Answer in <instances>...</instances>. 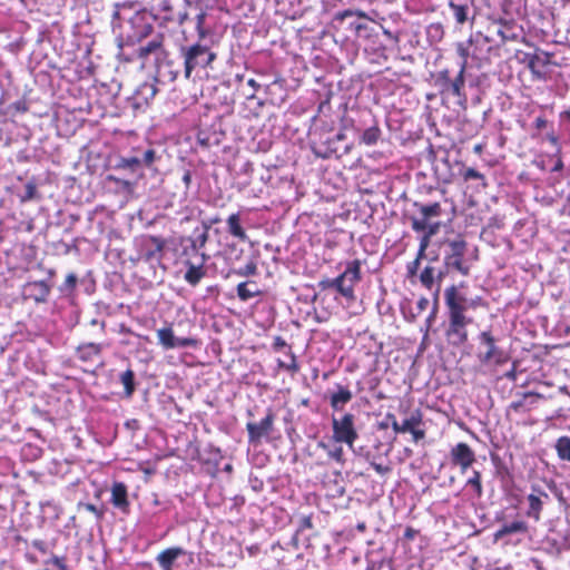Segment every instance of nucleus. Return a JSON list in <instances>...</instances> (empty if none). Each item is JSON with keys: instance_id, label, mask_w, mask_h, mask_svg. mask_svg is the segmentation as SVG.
I'll use <instances>...</instances> for the list:
<instances>
[{"instance_id": "obj_21", "label": "nucleus", "mask_w": 570, "mask_h": 570, "mask_svg": "<svg viewBox=\"0 0 570 570\" xmlns=\"http://www.w3.org/2000/svg\"><path fill=\"white\" fill-rule=\"evenodd\" d=\"M352 397V392L347 387L338 385L337 391L331 395V406L341 410Z\"/></svg>"}, {"instance_id": "obj_14", "label": "nucleus", "mask_w": 570, "mask_h": 570, "mask_svg": "<svg viewBox=\"0 0 570 570\" xmlns=\"http://www.w3.org/2000/svg\"><path fill=\"white\" fill-rule=\"evenodd\" d=\"M529 509L527 515L534 521L540 520L544 501L549 499V494L542 490L533 488L532 493L528 495Z\"/></svg>"}, {"instance_id": "obj_10", "label": "nucleus", "mask_w": 570, "mask_h": 570, "mask_svg": "<svg viewBox=\"0 0 570 570\" xmlns=\"http://www.w3.org/2000/svg\"><path fill=\"white\" fill-rule=\"evenodd\" d=\"M166 242L157 236H147L140 244V257L145 262L159 261Z\"/></svg>"}, {"instance_id": "obj_11", "label": "nucleus", "mask_w": 570, "mask_h": 570, "mask_svg": "<svg viewBox=\"0 0 570 570\" xmlns=\"http://www.w3.org/2000/svg\"><path fill=\"white\" fill-rule=\"evenodd\" d=\"M274 414L269 411L266 416L259 422H248L246 429L248 432V440L250 443H257L259 440L269 434L273 430Z\"/></svg>"}, {"instance_id": "obj_5", "label": "nucleus", "mask_w": 570, "mask_h": 570, "mask_svg": "<svg viewBox=\"0 0 570 570\" xmlns=\"http://www.w3.org/2000/svg\"><path fill=\"white\" fill-rule=\"evenodd\" d=\"M348 277L353 279L357 278V265L356 264H346L345 271L337 276L336 278H325L318 283V286L322 289L335 288L343 297H351L352 291L351 287L344 285V281Z\"/></svg>"}, {"instance_id": "obj_48", "label": "nucleus", "mask_w": 570, "mask_h": 570, "mask_svg": "<svg viewBox=\"0 0 570 570\" xmlns=\"http://www.w3.org/2000/svg\"><path fill=\"white\" fill-rule=\"evenodd\" d=\"M205 19H206V12H204V11L198 13L196 17V27L200 35L204 33L203 26H204Z\"/></svg>"}, {"instance_id": "obj_24", "label": "nucleus", "mask_w": 570, "mask_h": 570, "mask_svg": "<svg viewBox=\"0 0 570 570\" xmlns=\"http://www.w3.org/2000/svg\"><path fill=\"white\" fill-rule=\"evenodd\" d=\"M227 225H228V232L236 238H239L240 240H246L247 235L243 227L240 226V218L239 214H232L227 218Z\"/></svg>"}, {"instance_id": "obj_49", "label": "nucleus", "mask_w": 570, "mask_h": 570, "mask_svg": "<svg viewBox=\"0 0 570 570\" xmlns=\"http://www.w3.org/2000/svg\"><path fill=\"white\" fill-rule=\"evenodd\" d=\"M371 466L379 473V474H386L391 471V468L390 466H385V465H382V464H379V463H375V462H372L371 463Z\"/></svg>"}, {"instance_id": "obj_52", "label": "nucleus", "mask_w": 570, "mask_h": 570, "mask_svg": "<svg viewBox=\"0 0 570 570\" xmlns=\"http://www.w3.org/2000/svg\"><path fill=\"white\" fill-rule=\"evenodd\" d=\"M429 304H430V302L426 297H421L416 304L419 313L425 311L428 308Z\"/></svg>"}, {"instance_id": "obj_60", "label": "nucleus", "mask_w": 570, "mask_h": 570, "mask_svg": "<svg viewBox=\"0 0 570 570\" xmlns=\"http://www.w3.org/2000/svg\"><path fill=\"white\" fill-rule=\"evenodd\" d=\"M562 168H563V163H562L561 158H558L556 164H554V166H553V168H552V170L553 171H559Z\"/></svg>"}, {"instance_id": "obj_25", "label": "nucleus", "mask_w": 570, "mask_h": 570, "mask_svg": "<svg viewBox=\"0 0 570 570\" xmlns=\"http://www.w3.org/2000/svg\"><path fill=\"white\" fill-rule=\"evenodd\" d=\"M261 292L253 282H243L237 285V295L242 301H248Z\"/></svg>"}, {"instance_id": "obj_2", "label": "nucleus", "mask_w": 570, "mask_h": 570, "mask_svg": "<svg viewBox=\"0 0 570 570\" xmlns=\"http://www.w3.org/2000/svg\"><path fill=\"white\" fill-rule=\"evenodd\" d=\"M184 58L185 77L188 79L196 68H207L215 59L216 53L207 46L195 43L180 49Z\"/></svg>"}, {"instance_id": "obj_30", "label": "nucleus", "mask_w": 570, "mask_h": 570, "mask_svg": "<svg viewBox=\"0 0 570 570\" xmlns=\"http://www.w3.org/2000/svg\"><path fill=\"white\" fill-rule=\"evenodd\" d=\"M381 136V130L377 126H372L364 130L361 141L367 146L374 145L377 142Z\"/></svg>"}, {"instance_id": "obj_8", "label": "nucleus", "mask_w": 570, "mask_h": 570, "mask_svg": "<svg viewBox=\"0 0 570 570\" xmlns=\"http://www.w3.org/2000/svg\"><path fill=\"white\" fill-rule=\"evenodd\" d=\"M157 337L159 344L165 350H171L176 347H189L197 344V340L191 337H176L171 327H163L157 330Z\"/></svg>"}, {"instance_id": "obj_35", "label": "nucleus", "mask_w": 570, "mask_h": 570, "mask_svg": "<svg viewBox=\"0 0 570 570\" xmlns=\"http://www.w3.org/2000/svg\"><path fill=\"white\" fill-rule=\"evenodd\" d=\"M466 485H471L478 498H481L483 494V489L481 484V473L479 471H473L472 476L466 481Z\"/></svg>"}, {"instance_id": "obj_22", "label": "nucleus", "mask_w": 570, "mask_h": 570, "mask_svg": "<svg viewBox=\"0 0 570 570\" xmlns=\"http://www.w3.org/2000/svg\"><path fill=\"white\" fill-rule=\"evenodd\" d=\"M100 352L101 345L96 343H85L77 348L79 358L85 362L94 361L97 356L100 355Z\"/></svg>"}, {"instance_id": "obj_15", "label": "nucleus", "mask_w": 570, "mask_h": 570, "mask_svg": "<svg viewBox=\"0 0 570 570\" xmlns=\"http://www.w3.org/2000/svg\"><path fill=\"white\" fill-rule=\"evenodd\" d=\"M472 0H450L449 8L451 9L458 24H464L466 21H474V16L470 18V9Z\"/></svg>"}, {"instance_id": "obj_44", "label": "nucleus", "mask_w": 570, "mask_h": 570, "mask_svg": "<svg viewBox=\"0 0 570 570\" xmlns=\"http://www.w3.org/2000/svg\"><path fill=\"white\" fill-rule=\"evenodd\" d=\"M50 563L52 566H55L56 568H58L59 570H68L67 566H66L65 558H62V557H57V556L52 557L50 559Z\"/></svg>"}, {"instance_id": "obj_63", "label": "nucleus", "mask_w": 570, "mask_h": 570, "mask_svg": "<svg viewBox=\"0 0 570 570\" xmlns=\"http://www.w3.org/2000/svg\"><path fill=\"white\" fill-rule=\"evenodd\" d=\"M426 249L419 248L417 256L415 259H419V262L423 258Z\"/></svg>"}, {"instance_id": "obj_28", "label": "nucleus", "mask_w": 570, "mask_h": 570, "mask_svg": "<svg viewBox=\"0 0 570 570\" xmlns=\"http://www.w3.org/2000/svg\"><path fill=\"white\" fill-rule=\"evenodd\" d=\"M141 167V160L138 157H122L117 164V168L127 169L131 173L137 171Z\"/></svg>"}, {"instance_id": "obj_40", "label": "nucleus", "mask_w": 570, "mask_h": 570, "mask_svg": "<svg viewBox=\"0 0 570 570\" xmlns=\"http://www.w3.org/2000/svg\"><path fill=\"white\" fill-rule=\"evenodd\" d=\"M461 175L465 181L471 179H483V175L474 168H464Z\"/></svg>"}, {"instance_id": "obj_58", "label": "nucleus", "mask_w": 570, "mask_h": 570, "mask_svg": "<svg viewBox=\"0 0 570 570\" xmlns=\"http://www.w3.org/2000/svg\"><path fill=\"white\" fill-rule=\"evenodd\" d=\"M207 239H208V227L205 228V232L198 238L199 247L205 246Z\"/></svg>"}, {"instance_id": "obj_20", "label": "nucleus", "mask_w": 570, "mask_h": 570, "mask_svg": "<svg viewBox=\"0 0 570 570\" xmlns=\"http://www.w3.org/2000/svg\"><path fill=\"white\" fill-rule=\"evenodd\" d=\"M421 415L420 413H414L410 417L405 419L401 424L393 417L392 429L396 433H406L412 431L413 428H417L421 424Z\"/></svg>"}, {"instance_id": "obj_1", "label": "nucleus", "mask_w": 570, "mask_h": 570, "mask_svg": "<svg viewBox=\"0 0 570 570\" xmlns=\"http://www.w3.org/2000/svg\"><path fill=\"white\" fill-rule=\"evenodd\" d=\"M444 299L449 309L446 336L454 345H462L468 341L466 326L472 322L464 314V294L452 285L445 289Z\"/></svg>"}, {"instance_id": "obj_4", "label": "nucleus", "mask_w": 570, "mask_h": 570, "mask_svg": "<svg viewBox=\"0 0 570 570\" xmlns=\"http://www.w3.org/2000/svg\"><path fill=\"white\" fill-rule=\"evenodd\" d=\"M479 341L481 344H484L487 346V351L478 355L479 361L481 363H494L495 365H502L505 362H508V353H505L502 348L497 346L495 338L492 336L491 332L484 331L480 333Z\"/></svg>"}, {"instance_id": "obj_43", "label": "nucleus", "mask_w": 570, "mask_h": 570, "mask_svg": "<svg viewBox=\"0 0 570 570\" xmlns=\"http://www.w3.org/2000/svg\"><path fill=\"white\" fill-rule=\"evenodd\" d=\"M155 158H156L155 150L154 149H147L144 153L142 158L140 159L141 160V165L150 166L155 161Z\"/></svg>"}, {"instance_id": "obj_13", "label": "nucleus", "mask_w": 570, "mask_h": 570, "mask_svg": "<svg viewBox=\"0 0 570 570\" xmlns=\"http://www.w3.org/2000/svg\"><path fill=\"white\" fill-rule=\"evenodd\" d=\"M186 553V550L181 547H170L160 551L156 557V561L161 570H173L177 559Z\"/></svg>"}, {"instance_id": "obj_51", "label": "nucleus", "mask_w": 570, "mask_h": 570, "mask_svg": "<svg viewBox=\"0 0 570 570\" xmlns=\"http://www.w3.org/2000/svg\"><path fill=\"white\" fill-rule=\"evenodd\" d=\"M413 435V440L415 442L422 440L425 436V433L423 430H419L417 428H413L412 431H409Z\"/></svg>"}, {"instance_id": "obj_26", "label": "nucleus", "mask_w": 570, "mask_h": 570, "mask_svg": "<svg viewBox=\"0 0 570 570\" xmlns=\"http://www.w3.org/2000/svg\"><path fill=\"white\" fill-rule=\"evenodd\" d=\"M527 531V525L522 521H514L509 524H504L495 534L497 538L511 534V533H518V532H524Z\"/></svg>"}, {"instance_id": "obj_42", "label": "nucleus", "mask_w": 570, "mask_h": 570, "mask_svg": "<svg viewBox=\"0 0 570 570\" xmlns=\"http://www.w3.org/2000/svg\"><path fill=\"white\" fill-rule=\"evenodd\" d=\"M352 16H357V17H360V18H367L366 13H365V12H363V11H360V10H357V11H353V10H344V11H342V12H338V13L336 14V17H335V18H336L337 20L343 21L345 18H347V17H352Z\"/></svg>"}, {"instance_id": "obj_55", "label": "nucleus", "mask_w": 570, "mask_h": 570, "mask_svg": "<svg viewBox=\"0 0 570 570\" xmlns=\"http://www.w3.org/2000/svg\"><path fill=\"white\" fill-rule=\"evenodd\" d=\"M86 510L95 513L97 515V518H101L102 517V512L100 510L97 509L96 505L91 504V503H87L85 505Z\"/></svg>"}, {"instance_id": "obj_56", "label": "nucleus", "mask_w": 570, "mask_h": 570, "mask_svg": "<svg viewBox=\"0 0 570 570\" xmlns=\"http://www.w3.org/2000/svg\"><path fill=\"white\" fill-rule=\"evenodd\" d=\"M505 377L510 381L517 380V366L513 364L512 368L505 373Z\"/></svg>"}, {"instance_id": "obj_33", "label": "nucleus", "mask_w": 570, "mask_h": 570, "mask_svg": "<svg viewBox=\"0 0 570 570\" xmlns=\"http://www.w3.org/2000/svg\"><path fill=\"white\" fill-rule=\"evenodd\" d=\"M39 198L40 196L38 194L36 184L33 181H28L24 186V194L20 196V200L26 203Z\"/></svg>"}, {"instance_id": "obj_19", "label": "nucleus", "mask_w": 570, "mask_h": 570, "mask_svg": "<svg viewBox=\"0 0 570 570\" xmlns=\"http://www.w3.org/2000/svg\"><path fill=\"white\" fill-rule=\"evenodd\" d=\"M111 502L116 508L126 510L128 508L127 488L124 483H115L111 488Z\"/></svg>"}, {"instance_id": "obj_57", "label": "nucleus", "mask_w": 570, "mask_h": 570, "mask_svg": "<svg viewBox=\"0 0 570 570\" xmlns=\"http://www.w3.org/2000/svg\"><path fill=\"white\" fill-rule=\"evenodd\" d=\"M430 235H424L421 240H420V247L419 248H422V249H426L429 247V244H430Z\"/></svg>"}, {"instance_id": "obj_18", "label": "nucleus", "mask_w": 570, "mask_h": 570, "mask_svg": "<svg viewBox=\"0 0 570 570\" xmlns=\"http://www.w3.org/2000/svg\"><path fill=\"white\" fill-rule=\"evenodd\" d=\"M158 89L156 83L154 82H144L138 87L135 94L136 106L138 107L140 104H149L150 100L154 99Z\"/></svg>"}, {"instance_id": "obj_16", "label": "nucleus", "mask_w": 570, "mask_h": 570, "mask_svg": "<svg viewBox=\"0 0 570 570\" xmlns=\"http://www.w3.org/2000/svg\"><path fill=\"white\" fill-rule=\"evenodd\" d=\"M542 397H543L542 394H539L535 392H525V393H523L521 400L513 401L509 405V410L514 411L517 413L528 412V411L532 410L535 406L538 400H540Z\"/></svg>"}, {"instance_id": "obj_17", "label": "nucleus", "mask_w": 570, "mask_h": 570, "mask_svg": "<svg viewBox=\"0 0 570 570\" xmlns=\"http://www.w3.org/2000/svg\"><path fill=\"white\" fill-rule=\"evenodd\" d=\"M464 72L465 71H462V69H460L459 75L453 80H451L448 77V71L442 72V78H444L445 82H446L445 90L451 92L453 96H456L458 98H463V99H465V95L463 92Z\"/></svg>"}, {"instance_id": "obj_6", "label": "nucleus", "mask_w": 570, "mask_h": 570, "mask_svg": "<svg viewBox=\"0 0 570 570\" xmlns=\"http://www.w3.org/2000/svg\"><path fill=\"white\" fill-rule=\"evenodd\" d=\"M163 42V35H157L146 45H141L137 49V57L141 60L142 67L150 62L151 58L154 59L155 62H158L160 59L164 58L165 49Z\"/></svg>"}, {"instance_id": "obj_54", "label": "nucleus", "mask_w": 570, "mask_h": 570, "mask_svg": "<svg viewBox=\"0 0 570 570\" xmlns=\"http://www.w3.org/2000/svg\"><path fill=\"white\" fill-rule=\"evenodd\" d=\"M160 10L165 12H170L173 10V6L170 0H161L159 3Z\"/></svg>"}, {"instance_id": "obj_45", "label": "nucleus", "mask_w": 570, "mask_h": 570, "mask_svg": "<svg viewBox=\"0 0 570 570\" xmlns=\"http://www.w3.org/2000/svg\"><path fill=\"white\" fill-rule=\"evenodd\" d=\"M77 284V276L76 274L73 273H70L66 276V279H65V288H68V289H73L75 286Z\"/></svg>"}, {"instance_id": "obj_41", "label": "nucleus", "mask_w": 570, "mask_h": 570, "mask_svg": "<svg viewBox=\"0 0 570 570\" xmlns=\"http://www.w3.org/2000/svg\"><path fill=\"white\" fill-rule=\"evenodd\" d=\"M439 293H440V286L436 287L435 292H434V306L432 308V312L431 314L429 315V317L426 318V326L430 327L431 324L434 322L435 317H436V313H438V299H439Z\"/></svg>"}, {"instance_id": "obj_27", "label": "nucleus", "mask_w": 570, "mask_h": 570, "mask_svg": "<svg viewBox=\"0 0 570 570\" xmlns=\"http://www.w3.org/2000/svg\"><path fill=\"white\" fill-rule=\"evenodd\" d=\"M471 45H472L471 38L468 40L466 43H464V42L456 43V53L461 58L460 69H462V71H465V69H466Z\"/></svg>"}, {"instance_id": "obj_64", "label": "nucleus", "mask_w": 570, "mask_h": 570, "mask_svg": "<svg viewBox=\"0 0 570 570\" xmlns=\"http://www.w3.org/2000/svg\"><path fill=\"white\" fill-rule=\"evenodd\" d=\"M318 448H321L327 452L328 449H331V445L326 444L325 442H320Z\"/></svg>"}, {"instance_id": "obj_39", "label": "nucleus", "mask_w": 570, "mask_h": 570, "mask_svg": "<svg viewBox=\"0 0 570 570\" xmlns=\"http://www.w3.org/2000/svg\"><path fill=\"white\" fill-rule=\"evenodd\" d=\"M327 456L340 464H343L345 462L343 448L338 445L331 446V449H328L327 451Z\"/></svg>"}, {"instance_id": "obj_32", "label": "nucleus", "mask_w": 570, "mask_h": 570, "mask_svg": "<svg viewBox=\"0 0 570 570\" xmlns=\"http://www.w3.org/2000/svg\"><path fill=\"white\" fill-rule=\"evenodd\" d=\"M434 278H435V269L431 266H426L420 275V281H421L422 285L425 286L428 289L432 288L433 284H434Z\"/></svg>"}, {"instance_id": "obj_62", "label": "nucleus", "mask_w": 570, "mask_h": 570, "mask_svg": "<svg viewBox=\"0 0 570 570\" xmlns=\"http://www.w3.org/2000/svg\"><path fill=\"white\" fill-rule=\"evenodd\" d=\"M247 85L250 86L254 90H256L259 87V85L254 79H249L247 81Z\"/></svg>"}, {"instance_id": "obj_53", "label": "nucleus", "mask_w": 570, "mask_h": 570, "mask_svg": "<svg viewBox=\"0 0 570 570\" xmlns=\"http://www.w3.org/2000/svg\"><path fill=\"white\" fill-rule=\"evenodd\" d=\"M440 228V224L439 223H432V222H429V226H428V233L426 235H430V237H432L433 235H435L438 233Z\"/></svg>"}, {"instance_id": "obj_9", "label": "nucleus", "mask_w": 570, "mask_h": 570, "mask_svg": "<svg viewBox=\"0 0 570 570\" xmlns=\"http://www.w3.org/2000/svg\"><path fill=\"white\" fill-rule=\"evenodd\" d=\"M193 250H195L198 256V262L186 261L184 264L187 267V271L184 275V279L191 286H196L203 277L206 275V269L204 267L208 256L206 254H198L197 248L193 245Z\"/></svg>"}, {"instance_id": "obj_47", "label": "nucleus", "mask_w": 570, "mask_h": 570, "mask_svg": "<svg viewBox=\"0 0 570 570\" xmlns=\"http://www.w3.org/2000/svg\"><path fill=\"white\" fill-rule=\"evenodd\" d=\"M428 32L430 35H435L438 37H441L442 33H443V29H442V26L440 23H432V24L429 26Z\"/></svg>"}, {"instance_id": "obj_38", "label": "nucleus", "mask_w": 570, "mask_h": 570, "mask_svg": "<svg viewBox=\"0 0 570 570\" xmlns=\"http://www.w3.org/2000/svg\"><path fill=\"white\" fill-rule=\"evenodd\" d=\"M257 273V265L254 261L248 262L244 267H240L235 271V274L238 276H253Z\"/></svg>"}, {"instance_id": "obj_23", "label": "nucleus", "mask_w": 570, "mask_h": 570, "mask_svg": "<svg viewBox=\"0 0 570 570\" xmlns=\"http://www.w3.org/2000/svg\"><path fill=\"white\" fill-rule=\"evenodd\" d=\"M28 289L30 291V294L33 296L36 302H46L50 293V287L43 281L28 284Z\"/></svg>"}, {"instance_id": "obj_36", "label": "nucleus", "mask_w": 570, "mask_h": 570, "mask_svg": "<svg viewBox=\"0 0 570 570\" xmlns=\"http://www.w3.org/2000/svg\"><path fill=\"white\" fill-rule=\"evenodd\" d=\"M465 246H466V244L462 239L452 240L450 243L451 255H449L448 257L463 256L464 252H465Z\"/></svg>"}, {"instance_id": "obj_50", "label": "nucleus", "mask_w": 570, "mask_h": 570, "mask_svg": "<svg viewBox=\"0 0 570 570\" xmlns=\"http://www.w3.org/2000/svg\"><path fill=\"white\" fill-rule=\"evenodd\" d=\"M419 266H420V262L419 259H414L413 262H411L409 265H407V274L410 276H414L419 269Z\"/></svg>"}, {"instance_id": "obj_7", "label": "nucleus", "mask_w": 570, "mask_h": 570, "mask_svg": "<svg viewBox=\"0 0 570 570\" xmlns=\"http://www.w3.org/2000/svg\"><path fill=\"white\" fill-rule=\"evenodd\" d=\"M415 206L419 208L420 217H412V228L415 232L426 230L429 226V222L432 218L439 217L442 213L441 205L439 203H432L428 205H421L415 203Z\"/></svg>"}, {"instance_id": "obj_59", "label": "nucleus", "mask_w": 570, "mask_h": 570, "mask_svg": "<svg viewBox=\"0 0 570 570\" xmlns=\"http://www.w3.org/2000/svg\"><path fill=\"white\" fill-rule=\"evenodd\" d=\"M183 181H184V184H185L186 188H188V187H189V185H190V181H191V174H190V171H188V170H187V171L184 174V176H183Z\"/></svg>"}, {"instance_id": "obj_3", "label": "nucleus", "mask_w": 570, "mask_h": 570, "mask_svg": "<svg viewBox=\"0 0 570 570\" xmlns=\"http://www.w3.org/2000/svg\"><path fill=\"white\" fill-rule=\"evenodd\" d=\"M333 439L335 442L345 443L353 449L358 433L355 429V416L352 413H345L341 417H332Z\"/></svg>"}, {"instance_id": "obj_37", "label": "nucleus", "mask_w": 570, "mask_h": 570, "mask_svg": "<svg viewBox=\"0 0 570 570\" xmlns=\"http://www.w3.org/2000/svg\"><path fill=\"white\" fill-rule=\"evenodd\" d=\"M446 264L463 275H468L469 268L463 265V256L459 257H446Z\"/></svg>"}, {"instance_id": "obj_61", "label": "nucleus", "mask_w": 570, "mask_h": 570, "mask_svg": "<svg viewBox=\"0 0 570 570\" xmlns=\"http://www.w3.org/2000/svg\"><path fill=\"white\" fill-rule=\"evenodd\" d=\"M546 124H547L546 119H543V118H541V117H539V118H537V119H535V126H537V128H539V129H541V128L546 127Z\"/></svg>"}, {"instance_id": "obj_29", "label": "nucleus", "mask_w": 570, "mask_h": 570, "mask_svg": "<svg viewBox=\"0 0 570 570\" xmlns=\"http://www.w3.org/2000/svg\"><path fill=\"white\" fill-rule=\"evenodd\" d=\"M556 449L560 459L570 461V438H559L556 444Z\"/></svg>"}, {"instance_id": "obj_12", "label": "nucleus", "mask_w": 570, "mask_h": 570, "mask_svg": "<svg viewBox=\"0 0 570 570\" xmlns=\"http://www.w3.org/2000/svg\"><path fill=\"white\" fill-rule=\"evenodd\" d=\"M452 462L464 473L475 461V454L466 443H458L451 450Z\"/></svg>"}, {"instance_id": "obj_46", "label": "nucleus", "mask_w": 570, "mask_h": 570, "mask_svg": "<svg viewBox=\"0 0 570 570\" xmlns=\"http://www.w3.org/2000/svg\"><path fill=\"white\" fill-rule=\"evenodd\" d=\"M480 303H481V298L480 297L469 299L464 295V313L466 312L468 308H475V307H478L480 305Z\"/></svg>"}, {"instance_id": "obj_34", "label": "nucleus", "mask_w": 570, "mask_h": 570, "mask_svg": "<svg viewBox=\"0 0 570 570\" xmlns=\"http://www.w3.org/2000/svg\"><path fill=\"white\" fill-rule=\"evenodd\" d=\"M347 264H356L357 265V278L353 279L352 277H348L344 281L345 286H350L352 291L351 297H345L348 301H353L355 298L354 295V286L361 281V262L358 259H354L352 262H348Z\"/></svg>"}, {"instance_id": "obj_31", "label": "nucleus", "mask_w": 570, "mask_h": 570, "mask_svg": "<svg viewBox=\"0 0 570 570\" xmlns=\"http://www.w3.org/2000/svg\"><path fill=\"white\" fill-rule=\"evenodd\" d=\"M120 382L125 387L127 396H131L135 391V373L131 370L125 371L120 375Z\"/></svg>"}]
</instances>
